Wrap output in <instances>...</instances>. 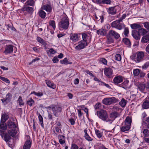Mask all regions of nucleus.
Masks as SVG:
<instances>
[{
	"instance_id": "f257e3e1",
	"label": "nucleus",
	"mask_w": 149,
	"mask_h": 149,
	"mask_svg": "<svg viewBox=\"0 0 149 149\" xmlns=\"http://www.w3.org/2000/svg\"><path fill=\"white\" fill-rule=\"evenodd\" d=\"M8 133L0 130V135L6 142H8L11 138L10 136L17 137L19 134L18 127L14 122L9 121L7 123Z\"/></svg>"
},
{
	"instance_id": "f03ea898",
	"label": "nucleus",
	"mask_w": 149,
	"mask_h": 149,
	"mask_svg": "<svg viewBox=\"0 0 149 149\" xmlns=\"http://www.w3.org/2000/svg\"><path fill=\"white\" fill-rule=\"evenodd\" d=\"M69 24V21L68 17H63L58 23L59 29L67 30L68 28Z\"/></svg>"
},
{
	"instance_id": "7ed1b4c3",
	"label": "nucleus",
	"mask_w": 149,
	"mask_h": 149,
	"mask_svg": "<svg viewBox=\"0 0 149 149\" xmlns=\"http://www.w3.org/2000/svg\"><path fill=\"white\" fill-rule=\"evenodd\" d=\"M132 122L131 118L127 116L125 120V124L120 128V130L122 132H125L128 131L130 128V125Z\"/></svg>"
},
{
	"instance_id": "20e7f679",
	"label": "nucleus",
	"mask_w": 149,
	"mask_h": 149,
	"mask_svg": "<svg viewBox=\"0 0 149 149\" xmlns=\"http://www.w3.org/2000/svg\"><path fill=\"white\" fill-rule=\"evenodd\" d=\"M97 114L98 116L102 120L108 122L109 121H111V123L112 121L111 120H108V116L106 111L103 110H102L97 112Z\"/></svg>"
},
{
	"instance_id": "39448f33",
	"label": "nucleus",
	"mask_w": 149,
	"mask_h": 149,
	"mask_svg": "<svg viewBox=\"0 0 149 149\" xmlns=\"http://www.w3.org/2000/svg\"><path fill=\"white\" fill-rule=\"evenodd\" d=\"M120 20H118L113 22L111 24V27L120 30L125 27V25L120 23Z\"/></svg>"
},
{
	"instance_id": "423d86ee",
	"label": "nucleus",
	"mask_w": 149,
	"mask_h": 149,
	"mask_svg": "<svg viewBox=\"0 0 149 149\" xmlns=\"http://www.w3.org/2000/svg\"><path fill=\"white\" fill-rule=\"evenodd\" d=\"M48 108V109L52 111L54 115L56 117L58 116L61 111V107L54 105L49 106Z\"/></svg>"
},
{
	"instance_id": "0eeeda50",
	"label": "nucleus",
	"mask_w": 149,
	"mask_h": 149,
	"mask_svg": "<svg viewBox=\"0 0 149 149\" xmlns=\"http://www.w3.org/2000/svg\"><path fill=\"white\" fill-rule=\"evenodd\" d=\"M88 45L87 41L81 40L78 42V45L76 46L75 48L77 50H80L83 49Z\"/></svg>"
},
{
	"instance_id": "6e6552de",
	"label": "nucleus",
	"mask_w": 149,
	"mask_h": 149,
	"mask_svg": "<svg viewBox=\"0 0 149 149\" xmlns=\"http://www.w3.org/2000/svg\"><path fill=\"white\" fill-rule=\"evenodd\" d=\"M144 52H138L136 53V63H138L141 61L144 56Z\"/></svg>"
},
{
	"instance_id": "1a4fd4ad",
	"label": "nucleus",
	"mask_w": 149,
	"mask_h": 149,
	"mask_svg": "<svg viewBox=\"0 0 149 149\" xmlns=\"http://www.w3.org/2000/svg\"><path fill=\"white\" fill-rule=\"evenodd\" d=\"M13 51V46L11 45H7L5 47L4 53L6 54H8L12 53Z\"/></svg>"
},
{
	"instance_id": "9d476101",
	"label": "nucleus",
	"mask_w": 149,
	"mask_h": 149,
	"mask_svg": "<svg viewBox=\"0 0 149 149\" xmlns=\"http://www.w3.org/2000/svg\"><path fill=\"white\" fill-rule=\"evenodd\" d=\"M133 74L134 76H138L140 77H143L145 75V74L139 69L134 70Z\"/></svg>"
},
{
	"instance_id": "9b49d317",
	"label": "nucleus",
	"mask_w": 149,
	"mask_h": 149,
	"mask_svg": "<svg viewBox=\"0 0 149 149\" xmlns=\"http://www.w3.org/2000/svg\"><path fill=\"white\" fill-rule=\"evenodd\" d=\"M105 75L109 78L111 77L113 74V70L110 68H105L104 70Z\"/></svg>"
},
{
	"instance_id": "f8f14e48",
	"label": "nucleus",
	"mask_w": 149,
	"mask_h": 149,
	"mask_svg": "<svg viewBox=\"0 0 149 149\" xmlns=\"http://www.w3.org/2000/svg\"><path fill=\"white\" fill-rule=\"evenodd\" d=\"M103 104L107 105H109L112 104L114 102V98H107L103 100Z\"/></svg>"
},
{
	"instance_id": "ddd939ff",
	"label": "nucleus",
	"mask_w": 149,
	"mask_h": 149,
	"mask_svg": "<svg viewBox=\"0 0 149 149\" xmlns=\"http://www.w3.org/2000/svg\"><path fill=\"white\" fill-rule=\"evenodd\" d=\"M70 40L73 42H76L79 40V36L77 34L72 33L70 35Z\"/></svg>"
},
{
	"instance_id": "4468645a",
	"label": "nucleus",
	"mask_w": 149,
	"mask_h": 149,
	"mask_svg": "<svg viewBox=\"0 0 149 149\" xmlns=\"http://www.w3.org/2000/svg\"><path fill=\"white\" fill-rule=\"evenodd\" d=\"M123 78L122 76H118L114 78L113 81L116 84H118L121 83L123 81Z\"/></svg>"
},
{
	"instance_id": "2eb2a0df",
	"label": "nucleus",
	"mask_w": 149,
	"mask_h": 149,
	"mask_svg": "<svg viewBox=\"0 0 149 149\" xmlns=\"http://www.w3.org/2000/svg\"><path fill=\"white\" fill-rule=\"evenodd\" d=\"M132 35L133 37L136 40L139 39L140 35L137 31L134 30L132 31Z\"/></svg>"
},
{
	"instance_id": "dca6fc26",
	"label": "nucleus",
	"mask_w": 149,
	"mask_h": 149,
	"mask_svg": "<svg viewBox=\"0 0 149 149\" xmlns=\"http://www.w3.org/2000/svg\"><path fill=\"white\" fill-rule=\"evenodd\" d=\"M109 34L110 35L113 36L116 39H118L120 37V35L118 33L113 30H110Z\"/></svg>"
},
{
	"instance_id": "f3484780",
	"label": "nucleus",
	"mask_w": 149,
	"mask_h": 149,
	"mask_svg": "<svg viewBox=\"0 0 149 149\" xmlns=\"http://www.w3.org/2000/svg\"><path fill=\"white\" fill-rule=\"evenodd\" d=\"M31 143L30 141L28 140L25 142L23 149H30L31 146Z\"/></svg>"
},
{
	"instance_id": "a211bd4d",
	"label": "nucleus",
	"mask_w": 149,
	"mask_h": 149,
	"mask_svg": "<svg viewBox=\"0 0 149 149\" xmlns=\"http://www.w3.org/2000/svg\"><path fill=\"white\" fill-rule=\"evenodd\" d=\"M41 9L45 10L47 12L49 13L51 11L52 8L49 5H45L42 6L41 7Z\"/></svg>"
},
{
	"instance_id": "6ab92c4d",
	"label": "nucleus",
	"mask_w": 149,
	"mask_h": 149,
	"mask_svg": "<svg viewBox=\"0 0 149 149\" xmlns=\"http://www.w3.org/2000/svg\"><path fill=\"white\" fill-rule=\"evenodd\" d=\"M97 33L98 35L105 36L106 34L107 31L104 29V27H102L101 29L97 30Z\"/></svg>"
},
{
	"instance_id": "aec40b11",
	"label": "nucleus",
	"mask_w": 149,
	"mask_h": 149,
	"mask_svg": "<svg viewBox=\"0 0 149 149\" xmlns=\"http://www.w3.org/2000/svg\"><path fill=\"white\" fill-rule=\"evenodd\" d=\"M46 83L47 86L53 89H55L56 88V85L54 84L52 82L49 80H47L46 81Z\"/></svg>"
},
{
	"instance_id": "412c9836",
	"label": "nucleus",
	"mask_w": 149,
	"mask_h": 149,
	"mask_svg": "<svg viewBox=\"0 0 149 149\" xmlns=\"http://www.w3.org/2000/svg\"><path fill=\"white\" fill-rule=\"evenodd\" d=\"M49 27H50L51 29L54 30L56 28L55 22L54 20H50L49 22Z\"/></svg>"
},
{
	"instance_id": "4be33fe9",
	"label": "nucleus",
	"mask_w": 149,
	"mask_h": 149,
	"mask_svg": "<svg viewBox=\"0 0 149 149\" xmlns=\"http://www.w3.org/2000/svg\"><path fill=\"white\" fill-rule=\"evenodd\" d=\"M38 14L39 16L42 19H44L46 15V13L42 9L39 11Z\"/></svg>"
},
{
	"instance_id": "5701e85b",
	"label": "nucleus",
	"mask_w": 149,
	"mask_h": 149,
	"mask_svg": "<svg viewBox=\"0 0 149 149\" xmlns=\"http://www.w3.org/2000/svg\"><path fill=\"white\" fill-rule=\"evenodd\" d=\"M107 12L110 14L114 15L115 14L116 12V10L114 7L109 8L107 9Z\"/></svg>"
},
{
	"instance_id": "b1692460",
	"label": "nucleus",
	"mask_w": 149,
	"mask_h": 149,
	"mask_svg": "<svg viewBox=\"0 0 149 149\" xmlns=\"http://www.w3.org/2000/svg\"><path fill=\"white\" fill-rule=\"evenodd\" d=\"M131 27L132 29H139L141 27L140 25L136 23L131 24Z\"/></svg>"
},
{
	"instance_id": "393cba45",
	"label": "nucleus",
	"mask_w": 149,
	"mask_h": 149,
	"mask_svg": "<svg viewBox=\"0 0 149 149\" xmlns=\"http://www.w3.org/2000/svg\"><path fill=\"white\" fill-rule=\"evenodd\" d=\"M0 129L4 131H5V130L7 129V125H6V124L5 123V122L1 121Z\"/></svg>"
},
{
	"instance_id": "a878e982",
	"label": "nucleus",
	"mask_w": 149,
	"mask_h": 149,
	"mask_svg": "<svg viewBox=\"0 0 149 149\" xmlns=\"http://www.w3.org/2000/svg\"><path fill=\"white\" fill-rule=\"evenodd\" d=\"M142 133V136L144 137L149 136V131L148 130L146 129L143 130Z\"/></svg>"
},
{
	"instance_id": "bb28decb",
	"label": "nucleus",
	"mask_w": 149,
	"mask_h": 149,
	"mask_svg": "<svg viewBox=\"0 0 149 149\" xmlns=\"http://www.w3.org/2000/svg\"><path fill=\"white\" fill-rule=\"evenodd\" d=\"M64 138L65 136L63 135H59L58 136V138L60 144H62L65 143Z\"/></svg>"
},
{
	"instance_id": "cd10ccee",
	"label": "nucleus",
	"mask_w": 149,
	"mask_h": 149,
	"mask_svg": "<svg viewBox=\"0 0 149 149\" xmlns=\"http://www.w3.org/2000/svg\"><path fill=\"white\" fill-rule=\"evenodd\" d=\"M85 133L84 137L85 139L88 141H91L92 140V139L89 136L87 133V131L86 130H85L84 131Z\"/></svg>"
},
{
	"instance_id": "c85d7f7f",
	"label": "nucleus",
	"mask_w": 149,
	"mask_h": 149,
	"mask_svg": "<svg viewBox=\"0 0 149 149\" xmlns=\"http://www.w3.org/2000/svg\"><path fill=\"white\" fill-rule=\"evenodd\" d=\"M8 118V116L6 114H4L2 115L1 116V121L5 122Z\"/></svg>"
},
{
	"instance_id": "c756f323",
	"label": "nucleus",
	"mask_w": 149,
	"mask_h": 149,
	"mask_svg": "<svg viewBox=\"0 0 149 149\" xmlns=\"http://www.w3.org/2000/svg\"><path fill=\"white\" fill-rule=\"evenodd\" d=\"M142 108L144 109H147L149 108V102L145 100L143 103L142 105Z\"/></svg>"
},
{
	"instance_id": "7c9ffc66",
	"label": "nucleus",
	"mask_w": 149,
	"mask_h": 149,
	"mask_svg": "<svg viewBox=\"0 0 149 149\" xmlns=\"http://www.w3.org/2000/svg\"><path fill=\"white\" fill-rule=\"evenodd\" d=\"M149 41V37L148 35L143 36L141 39V42L143 43H146Z\"/></svg>"
},
{
	"instance_id": "2f4dec72",
	"label": "nucleus",
	"mask_w": 149,
	"mask_h": 149,
	"mask_svg": "<svg viewBox=\"0 0 149 149\" xmlns=\"http://www.w3.org/2000/svg\"><path fill=\"white\" fill-rule=\"evenodd\" d=\"M129 81L128 80H126L122 84L121 86L124 88L127 89L128 88V84Z\"/></svg>"
},
{
	"instance_id": "473e14b6",
	"label": "nucleus",
	"mask_w": 149,
	"mask_h": 149,
	"mask_svg": "<svg viewBox=\"0 0 149 149\" xmlns=\"http://www.w3.org/2000/svg\"><path fill=\"white\" fill-rule=\"evenodd\" d=\"M127 102V101L126 100L124 99L123 98L119 102V104L121 107H123L125 106Z\"/></svg>"
},
{
	"instance_id": "72a5a7b5",
	"label": "nucleus",
	"mask_w": 149,
	"mask_h": 149,
	"mask_svg": "<svg viewBox=\"0 0 149 149\" xmlns=\"http://www.w3.org/2000/svg\"><path fill=\"white\" fill-rule=\"evenodd\" d=\"M60 63L62 64L67 65L69 64H72V63L68 61L66 58H64L63 59L60 61Z\"/></svg>"
},
{
	"instance_id": "f704fd0d",
	"label": "nucleus",
	"mask_w": 149,
	"mask_h": 149,
	"mask_svg": "<svg viewBox=\"0 0 149 149\" xmlns=\"http://www.w3.org/2000/svg\"><path fill=\"white\" fill-rule=\"evenodd\" d=\"M138 88L139 90L141 92H143L145 89V85L144 84H140L138 86Z\"/></svg>"
},
{
	"instance_id": "c9c22d12",
	"label": "nucleus",
	"mask_w": 149,
	"mask_h": 149,
	"mask_svg": "<svg viewBox=\"0 0 149 149\" xmlns=\"http://www.w3.org/2000/svg\"><path fill=\"white\" fill-rule=\"evenodd\" d=\"M34 4V2L33 0H27V1L25 3V4L26 5H29L33 6Z\"/></svg>"
},
{
	"instance_id": "e433bc0d",
	"label": "nucleus",
	"mask_w": 149,
	"mask_h": 149,
	"mask_svg": "<svg viewBox=\"0 0 149 149\" xmlns=\"http://www.w3.org/2000/svg\"><path fill=\"white\" fill-rule=\"evenodd\" d=\"M38 118L40 121V123L42 127H43L44 125L43 122V119L41 115L39 114L38 116Z\"/></svg>"
},
{
	"instance_id": "4c0bfd02",
	"label": "nucleus",
	"mask_w": 149,
	"mask_h": 149,
	"mask_svg": "<svg viewBox=\"0 0 149 149\" xmlns=\"http://www.w3.org/2000/svg\"><path fill=\"white\" fill-rule=\"evenodd\" d=\"M37 40L38 41L44 45H46V43L40 37H37Z\"/></svg>"
},
{
	"instance_id": "58836bf2",
	"label": "nucleus",
	"mask_w": 149,
	"mask_h": 149,
	"mask_svg": "<svg viewBox=\"0 0 149 149\" xmlns=\"http://www.w3.org/2000/svg\"><path fill=\"white\" fill-rule=\"evenodd\" d=\"M123 42L126 45L128 46L130 45V42L129 39L127 38H125L123 39Z\"/></svg>"
},
{
	"instance_id": "ea45409f",
	"label": "nucleus",
	"mask_w": 149,
	"mask_h": 149,
	"mask_svg": "<svg viewBox=\"0 0 149 149\" xmlns=\"http://www.w3.org/2000/svg\"><path fill=\"white\" fill-rule=\"evenodd\" d=\"M95 132L98 138H101L102 136V133L99 130L95 129Z\"/></svg>"
},
{
	"instance_id": "a19ab883",
	"label": "nucleus",
	"mask_w": 149,
	"mask_h": 149,
	"mask_svg": "<svg viewBox=\"0 0 149 149\" xmlns=\"http://www.w3.org/2000/svg\"><path fill=\"white\" fill-rule=\"evenodd\" d=\"M34 94L36 96L38 97H40L42 96L43 95V93L42 92H36L35 91H33L31 93V94Z\"/></svg>"
},
{
	"instance_id": "79ce46f5",
	"label": "nucleus",
	"mask_w": 149,
	"mask_h": 149,
	"mask_svg": "<svg viewBox=\"0 0 149 149\" xmlns=\"http://www.w3.org/2000/svg\"><path fill=\"white\" fill-rule=\"evenodd\" d=\"M138 32H139L140 35H143L145 34L147 32L146 30L143 28L140 29H139Z\"/></svg>"
},
{
	"instance_id": "37998d69",
	"label": "nucleus",
	"mask_w": 149,
	"mask_h": 149,
	"mask_svg": "<svg viewBox=\"0 0 149 149\" xmlns=\"http://www.w3.org/2000/svg\"><path fill=\"white\" fill-rule=\"evenodd\" d=\"M34 103V101L31 98L29 99L27 104L30 106H31Z\"/></svg>"
},
{
	"instance_id": "c03bdc74",
	"label": "nucleus",
	"mask_w": 149,
	"mask_h": 149,
	"mask_svg": "<svg viewBox=\"0 0 149 149\" xmlns=\"http://www.w3.org/2000/svg\"><path fill=\"white\" fill-rule=\"evenodd\" d=\"M17 102L19 103V105L20 106H21L22 105H23L24 103L23 101V100L22 97L20 96L18 98L17 101Z\"/></svg>"
},
{
	"instance_id": "a18cd8bd",
	"label": "nucleus",
	"mask_w": 149,
	"mask_h": 149,
	"mask_svg": "<svg viewBox=\"0 0 149 149\" xmlns=\"http://www.w3.org/2000/svg\"><path fill=\"white\" fill-rule=\"evenodd\" d=\"M0 79L7 83L9 84L10 83L9 80L7 78L0 76Z\"/></svg>"
},
{
	"instance_id": "49530a36",
	"label": "nucleus",
	"mask_w": 149,
	"mask_h": 149,
	"mask_svg": "<svg viewBox=\"0 0 149 149\" xmlns=\"http://www.w3.org/2000/svg\"><path fill=\"white\" fill-rule=\"evenodd\" d=\"M82 37L83 40H82L85 41H87V39H88L87 35L85 33H83L82 34Z\"/></svg>"
},
{
	"instance_id": "de8ad7c7",
	"label": "nucleus",
	"mask_w": 149,
	"mask_h": 149,
	"mask_svg": "<svg viewBox=\"0 0 149 149\" xmlns=\"http://www.w3.org/2000/svg\"><path fill=\"white\" fill-rule=\"evenodd\" d=\"M118 114L117 112H114L111 113V116L113 117V118L115 119L118 116Z\"/></svg>"
},
{
	"instance_id": "09e8293b",
	"label": "nucleus",
	"mask_w": 149,
	"mask_h": 149,
	"mask_svg": "<svg viewBox=\"0 0 149 149\" xmlns=\"http://www.w3.org/2000/svg\"><path fill=\"white\" fill-rule=\"evenodd\" d=\"M95 17L97 19H98L99 18L101 19V23L103 22L104 17L102 15L99 16V17H97L96 15H95Z\"/></svg>"
},
{
	"instance_id": "8fccbe9b",
	"label": "nucleus",
	"mask_w": 149,
	"mask_h": 149,
	"mask_svg": "<svg viewBox=\"0 0 149 149\" xmlns=\"http://www.w3.org/2000/svg\"><path fill=\"white\" fill-rule=\"evenodd\" d=\"M115 59L118 61H120L121 59L120 55L119 54H116L115 56Z\"/></svg>"
},
{
	"instance_id": "3c124183",
	"label": "nucleus",
	"mask_w": 149,
	"mask_h": 149,
	"mask_svg": "<svg viewBox=\"0 0 149 149\" xmlns=\"http://www.w3.org/2000/svg\"><path fill=\"white\" fill-rule=\"evenodd\" d=\"M129 33V31L128 29L127 28H125V29L124 31V34L126 36H127Z\"/></svg>"
},
{
	"instance_id": "603ef678",
	"label": "nucleus",
	"mask_w": 149,
	"mask_h": 149,
	"mask_svg": "<svg viewBox=\"0 0 149 149\" xmlns=\"http://www.w3.org/2000/svg\"><path fill=\"white\" fill-rule=\"evenodd\" d=\"M103 27H104V29H105L107 31V30H108L110 29V26L109 24H107Z\"/></svg>"
},
{
	"instance_id": "864d4df0",
	"label": "nucleus",
	"mask_w": 149,
	"mask_h": 149,
	"mask_svg": "<svg viewBox=\"0 0 149 149\" xmlns=\"http://www.w3.org/2000/svg\"><path fill=\"white\" fill-rule=\"evenodd\" d=\"M149 66V61L146 62L144 65L142 66V67L143 69H146L148 68Z\"/></svg>"
},
{
	"instance_id": "5fc2aeb1",
	"label": "nucleus",
	"mask_w": 149,
	"mask_h": 149,
	"mask_svg": "<svg viewBox=\"0 0 149 149\" xmlns=\"http://www.w3.org/2000/svg\"><path fill=\"white\" fill-rule=\"evenodd\" d=\"M71 149H78V147L77 145L75 144H72L71 145Z\"/></svg>"
},
{
	"instance_id": "6e6d98bb",
	"label": "nucleus",
	"mask_w": 149,
	"mask_h": 149,
	"mask_svg": "<svg viewBox=\"0 0 149 149\" xmlns=\"http://www.w3.org/2000/svg\"><path fill=\"white\" fill-rule=\"evenodd\" d=\"M145 27L149 31V23L145 22L143 23Z\"/></svg>"
},
{
	"instance_id": "4d7b16f0",
	"label": "nucleus",
	"mask_w": 149,
	"mask_h": 149,
	"mask_svg": "<svg viewBox=\"0 0 149 149\" xmlns=\"http://www.w3.org/2000/svg\"><path fill=\"white\" fill-rule=\"evenodd\" d=\"M52 61L54 63H55L58 62L59 60L57 57L55 56L52 60Z\"/></svg>"
},
{
	"instance_id": "13d9d810",
	"label": "nucleus",
	"mask_w": 149,
	"mask_h": 149,
	"mask_svg": "<svg viewBox=\"0 0 149 149\" xmlns=\"http://www.w3.org/2000/svg\"><path fill=\"white\" fill-rule=\"evenodd\" d=\"M102 2L104 3L109 4L110 3V0H103Z\"/></svg>"
},
{
	"instance_id": "bf43d9fd",
	"label": "nucleus",
	"mask_w": 149,
	"mask_h": 149,
	"mask_svg": "<svg viewBox=\"0 0 149 149\" xmlns=\"http://www.w3.org/2000/svg\"><path fill=\"white\" fill-rule=\"evenodd\" d=\"M101 62L104 65H107V61L104 58H102L101 59Z\"/></svg>"
},
{
	"instance_id": "052dcab7",
	"label": "nucleus",
	"mask_w": 149,
	"mask_h": 149,
	"mask_svg": "<svg viewBox=\"0 0 149 149\" xmlns=\"http://www.w3.org/2000/svg\"><path fill=\"white\" fill-rule=\"evenodd\" d=\"M130 57L131 59H132L133 61H135L136 63V57L134 55H132Z\"/></svg>"
},
{
	"instance_id": "680f3d73",
	"label": "nucleus",
	"mask_w": 149,
	"mask_h": 149,
	"mask_svg": "<svg viewBox=\"0 0 149 149\" xmlns=\"http://www.w3.org/2000/svg\"><path fill=\"white\" fill-rule=\"evenodd\" d=\"M114 109H116V111H118V113L121 112L122 111V109L121 108H119L118 107H115Z\"/></svg>"
},
{
	"instance_id": "e2e57ef3",
	"label": "nucleus",
	"mask_w": 149,
	"mask_h": 149,
	"mask_svg": "<svg viewBox=\"0 0 149 149\" xmlns=\"http://www.w3.org/2000/svg\"><path fill=\"white\" fill-rule=\"evenodd\" d=\"M49 52L51 54H54L56 53V51L52 48L50 49Z\"/></svg>"
},
{
	"instance_id": "0e129e2a",
	"label": "nucleus",
	"mask_w": 149,
	"mask_h": 149,
	"mask_svg": "<svg viewBox=\"0 0 149 149\" xmlns=\"http://www.w3.org/2000/svg\"><path fill=\"white\" fill-rule=\"evenodd\" d=\"M82 110H83L87 114H88V109H87V108H86L85 107H84V106H83L82 107Z\"/></svg>"
},
{
	"instance_id": "69168bd1",
	"label": "nucleus",
	"mask_w": 149,
	"mask_h": 149,
	"mask_svg": "<svg viewBox=\"0 0 149 149\" xmlns=\"http://www.w3.org/2000/svg\"><path fill=\"white\" fill-rule=\"evenodd\" d=\"M101 104L100 103H97L95 106V109H98L100 107Z\"/></svg>"
},
{
	"instance_id": "338daca9",
	"label": "nucleus",
	"mask_w": 149,
	"mask_h": 149,
	"mask_svg": "<svg viewBox=\"0 0 149 149\" xmlns=\"http://www.w3.org/2000/svg\"><path fill=\"white\" fill-rule=\"evenodd\" d=\"M145 88L148 89L149 88V81L147 82L144 84Z\"/></svg>"
},
{
	"instance_id": "774afa93",
	"label": "nucleus",
	"mask_w": 149,
	"mask_h": 149,
	"mask_svg": "<svg viewBox=\"0 0 149 149\" xmlns=\"http://www.w3.org/2000/svg\"><path fill=\"white\" fill-rule=\"evenodd\" d=\"M146 51L149 54V44L146 46Z\"/></svg>"
}]
</instances>
